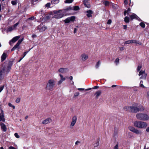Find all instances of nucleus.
Segmentation results:
<instances>
[{"mask_svg":"<svg viewBox=\"0 0 149 149\" xmlns=\"http://www.w3.org/2000/svg\"><path fill=\"white\" fill-rule=\"evenodd\" d=\"M125 111L132 113H137L143 111L145 109L142 105L139 104L134 103L130 106H126L123 107Z\"/></svg>","mask_w":149,"mask_h":149,"instance_id":"nucleus-1","label":"nucleus"},{"mask_svg":"<svg viewBox=\"0 0 149 149\" xmlns=\"http://www.w3.org/2000/svg\"><path fill=\"white\" fill-rule=\"evenodd\" d=\"M12 64L9 62L8 64L4 63L2 65L0 71V80L2 79L5 74H7L10 71Z\"/></svg>","mask_w":149,"mask_h":149,"instance_id":"nucleus-2","label":"nucleus"},{"mask_svg":"<svg viewBox=\"0 0 149 149\" xmlns=\"http://www.w3.org/2000/svg\"><path fill=\"white\" fill-rule=\"evenodd\" d=\"M55 84V81L54 79H49L47 83L45 89L47 91H52L54 90Z\"/></svg>","mask_w":149,"mask_h":149,"instance_id":"nucleus-3","label":"nucleus"},{"mask_svg":"<svg viewBox=\"0 0 149 149\" xmlns=\"http://www.w3.org/2000/svg\"><path fill=\"white\" fill-rule=\"evenodd\" d=\"M134 125L140 129H145L147 127V124L145 122L137 120L134 122Z\"/></svg>","mask_w":149,"mask_h":149,"instance_id":"nucleus-4","label":"nucleus"},{"mask_svg":"<svg viewBox=\"0 0 149 149\" xmlns=\"http://www.w3.org/2000/svg\"><path fill=\"white\" fill-rule=\"evenodd\" d=\"M136 118L139 120L142 121H146L149 120V116L145 113H139L136 115Z\"/></svg>","mask_w":149,"mask_h":149,"instance_id":"nucleus-5","label":"nucleus"},{"mask_svg":"<svg viewBox=\"0 0 149 149\" xmlns=\"http://www.w3.org/2000/svg\"><path fill=\"white\" fill-rule=\"evenodd\" d=\"M54 13L56 14L54 16V17L56 19L61 18L65 15L62 10L55 11Z\"/></svg>","mask_w":149,"mask_h":149,"instance_id":"nucleus-6","label":"nucleus"},{"mask_svg":"<svg viewBox=\"0 0 149 149\" xmlns=\"http://www.w3.org/2000/svg\"><path fill=\"white\" fill-rule=\"evenodd\" d=\"M129 130L132 132L138 135H141L142 134V132L141 130L135 128L132 126H130L128 127Z\"/></svg>","mask_w":149,"mask_h":149,"instance_id":"nucleus-7","label":"nucleus"},{"mask_svg":"<svg viewBox=\"0 0 149 149\" xmlns=\"http://www.w3.org/2000/svg\"><path fill=\"white\" fill-rule=\"evenodd\" d=\"M147 75V73L145 72V70H141L139 71V76H140L139 79H145Z\"/></svg>","mask_w":149,"mask_h":149,"instance_id":"nucleus-8","label":"nucleus"},{"mask_svg":"<svg viewBox=\"0 0 149 149\" xmlns=\"http://www.w3.org/2000/svg\"><path fill=\"white\" fill-rule=\"evenodd\" d=\"M23 38L19 39L18 41L17 44L13 47L11 50V51H13L16 49L19 45L21 44L23 40Z\"/></svg>","mask_w":149,"mask_h":149,"instance_id":"nucleus-9","label":"nucleus"},{"mask_svg":"<svg viewBox=\"0 0 149 149\" xmlns=\"http://www.w3.org/2000/svg\"><path fill=\"white\" fill-rule=\"evenodd\" d=\"M75 19V16H71L69 17L64 20V22L66 23H68L70 22V21H74Z\"/></svg>","mask_w":149,"mask_h":149,"instance_id":"nucleus-10","label":"nucleus"},{"mask_svg":"<svg viewBox=\"0 0 149 149\" xmlns=\"http://www.w3.org/2000/svg\"><path fill=\"white\" fill-rule=\"evenodd\" d=\"M77 121V117L76 116H73L72 119V121L71 122V123L70 125V126L71 127H73L74 126L76 123Z\"/></svg>","mask_w":149,"mask_h":149,"instance_id":"nucleus-11","label":"nucleus"},{"mask_svg":"<svg viewBox=\"0 0 149 149\" xmlns=\"http://www.w3.org/2000/svg\"><path fill=\"white\" fill-rule=\"evenodd\" d=\"M129 15L130 16V17L131 19L132 20L134 19H136L139 21H141V20L137 16V15L135 14L131 13V14H130Z\"/></svg>","mask_w":149,"mask_h":149,"instance_id":"nucleus-12","label":"nucleus"},{"mask_svg":"<svg viewBox=\"0 0 149 149\" xmlns=\"http://www.w3.org/2000/svg\"><path fill=\"white\" fill-rule=\"evenodd\" d=\"M81 59L83 61H85L88 58V55L87 54L85 53L82 54L81 56Z\"/></svg>","mask_w":149,"mask_h":149,"instance_id":"nucleus-13","label":"nucleus"},{"mask_svg":"<svg viewBox=\"0 0 149 149\" xmlns=\"http://www.w3.org/2000/svg\"><path fill=\"white\" fill-rule=\"evenodd\" d=\"M1 113H0V121L4 122L5 119L4 117L3 112L2 109H1Z\"/></svg>","mask_w":149,"mask_h":149,"instance_id":"nucleus-14","label":"nucleus"},{"mask_svg":"<svg viewBox=\"0 0 149 149\" xmlns=\"http://www.w3.org/2000/svg\"><path fill=\"white\" fill-rule=\"evenodd\" d=\"M73 8L72 7H71V6H69L67 7L66 8L62 10L64 14L66 15L65 13L66 12H69L70 10H73Z\"/></svg>","mask_w":149,"mask_h":149,"instance_id":"nucleus-15","label":"nucleus"},{"mask_svg":"<svg viewBox=\"0 0 149 149\" xmlns=\"http://www.w3.org/2000/svg\"><path fill=\"white\" fill-rule=\"evenodd\" d=\"M38 30H39L40 32H42L45 31L47 29V27L45 26H43L42 27H41L40 26H38L37 27Z\"/></svg>","mask_w":149,"mask_h":149,"instance_id":"nucleus-16","label":"nucleus"},{"mask_svg":"<svg viewBox=\"0 0 149 149\" xmlns=\"http://www.w3.org/2000/svg\"><path fill=\"white\" fill-rule=\"evenodd\" d=\"M20 37V36H17L13 38L9 42V44L10 45H11V42H12L13 43L15 42L19 39Z\"/></svg>","mask_w":149,"mask_h":149,"instance_id":"nucleus-17","label":"nucleus"},{"mask_svg":"<svg viewBox=\"0 0 149 149\" xmlns=\"http://www.w3.org/2000/svg\"><path fill=\"white\" fill-rule=\"evenodd\" d=\"M52 121V120L50 118H47L45 120H43L42 123L43 124L46 125L47 124L51 122Z\"/></svg>","mask_w":149,"mask_h":149,"instance_id":"nucleus-18","label":"nucleus"},{"mask_svg":"<svg viewBox=\"0 0 149 149\" xmlns=\"http://www.w3.org/2000/svg\"><path fill=\"white\" fill-rule=\"evenodd\" d=\"M7 51H5L4 52L3 54L1 56V61H4L6 58L7 55Z\"/></svg>","mask_w":149,"mask_h":149,"instance_id":"nucleus-19","label":"nucleus"},{"mask_svg":"<svg viewBox=\"0 0 149 149\" xmlns=\"http://www.w3.org/2000/svg\"><path fill=\"white\" fill-rule=\"evenodd\" d=\"M68 69L67 68H61L58 70L59 72L63 73H65L68 72Z\"/></svg>","mask_w":149,"mask_h":149,"instance_id":"nucleus-20","label":"nucleus"},{"mask_svg":"<svg viewBox=\"0 0 149 149\" xmlns=\"http://www.w3.org/2000/svg\"><path fill=\"white\" fill-rule=\"evenodd\" d=\"M59 75L61 77V79L58 82V84L59 85L61 84L63 81L65 80V78L63 77V75L61 74H60Z\"/></svg>","mask_w":149,"mask_h":149,"instance_id":"nucleus-21","label":"nucleus"},{"mask_svg":"<svg viewBox=\"0 0 149 149\" xmlns=\"http://www.w3.org/2000/svg\"><path fill=\"white\" fill-rule=\"evenodd\" d=\"M86 13H87L86 15L88 17H89L92 16V14L93 12L91 10H88L86 11Z\"/></svg>","mask_w":149,"mask_h":149,"instance_id":"nucleus-22","label":"nucleus"},{"mask_svg":"<svg viewBox=\"0 0 149 149\" xmlns=\"http://www.w3.org/2000/svg\"><path fill=\"white\" fill-rule=\"evenodd\" d=\"M83 3L85 6L88 8H90L91 7V5L87 0H84L83 1Z\"/></svg>","mask_w":149,"mask_h":149,"instance_id":"nucleus-23","label":"nucleus"},{"mask_svg":"<svg viewBox=\"0 0 149 149\" xmlns=\"http://www.w3.org/2000/svg\"><path fill=\"white\" fill-rule=\"evenodd\" d=\"M130 40L131 43L137 44L139 45H141L142 44V43L141 42L135 40Z\"/></svg>","mask_w":149,"mask_h":149,"instance_id":"nucleus-24","label":"nucleus"},{"mask_svg":"<svg viewBox=\"0 0 149 149\" xmlns=\"http://www.w3.org/2000/svg\"><path fill=\"white\" fill-rule=\"evenodd\" d=\"M131 11V9L130 8H129L127 10H125L124 12V14L125 15H126L127 14L128 15H129L130 14H131L132 13H130V12Z\"/></svg>","mask_w":149,"mask_h":149,"instance_id":"nucleus-25","label":"nucleus"},{"mask_svg":"<svg viewBox=\"0 0 149 149\" xmlns=\"http://www.w3.org/2000/svg\"><path fill=\"white\" fill-rule=\"evenodd\" d=\"M101 93V91L99 90L96 91L95 93V95H96V99H98L99 96L100 95Z\"/></svg>","mask_w":149,"mask_h":149,"instance_id":"nucleus-26","label":"nucleus"},{"mask_svg":"<svg viewBox=\"0 0 149 149\" xmlns=\"http://www.w3.org/2000/svg\"><path fill=\"white\" fill-rule=\"evenodd\" d=\"M1 129L4 131L5 132L6 131V127L5 125L2 123L1 124Z\"/></svg>","mask_w":149,"mask_h":149,"instance_id":"nucleus-27","label":"nucleus"},{"mask_svg":"<svg viewBox=\"0 0 149 149\" xmlns=\"http://www.w3.org/2000/svg\"><path fill=\"white\" fill-rule=\"evenodd\" d=\"M130 1V2L129 4V5L130 6H132V4H131V3H130V0H125L124 1V3L125 5H127V4H128V1Z\"/></svg>","mask_w":149,"mask_h":149,"instance_id":"nucleus-28","label":"nucleus"},{"mask_svg":"<svg viewBox=\"0 0 149 149\" xmlns=\"http://www.w3.org/2000/svg\"><path fill=\"white\" fill-rule=\"evenodd\" d=\"M59 2V0H52L51 3L53 4H56L58 3Z\"/></svg>","mask_w":149,"mask_h":149,"instance_id":"nucleus-29","label":"nucleus"},{"mask_svg":"<svg viewBox=\"0 0 149 149\" xmlns=\"http://www.w3.org/2000/svg\"><path fill=\"white\" fill-rule=\"evenodd\" d=\"M72 8H73V10H78L80 9L79 7L77 6H74Z\"/></svg>","mask_w":149,"mask_h":149,"instance_id":"nucleus-30","label":"nucleus"},{"mask_svg":"<svg viewBox=\"0 0 149 149\" xmlns=\"http://www.w3.org/2000/svg\"><path fill=\"white\" fill-rule=\"evenodd\" d=\"M99 145V141L98 140H97L95 143L94 144V147H97Z\"/></svg>","mask_w":149,"mask_h":149,"instance_id":"nucleus-31","label":"nucleus"},{"mask_svg":"<svg viewBox=\"0 0 149 149\" xmlns=\"http://www.w3.org/2000/svg\"><path fill=\"white\" fill-rule=\"evenodd\" d=\"M14 29H13V26H10L7 29V32H10L12 31L13 30H14Z\"/></svg>","mask_w":149,"mask_h":149,"instance_id":"nucleus-32","label":"nucleus"},{"mask_svg":"<svg viewBox=\"0 0 149 149\" xmlns=\"http://www.w3.org/2000/svg\"><path fill=\"white\" fill-rule=\"evenodd\" d=\"M39 0H31V3L33 5H35L37 3V2H39Z\"/></svg>","mask_w":149,"mask_h":149,"instance_id":"nucleus-33","label":"nucleus"},{"mask_svg":"<svg viewBox=\"0 0 149 149\" xmlns=\"http://www.w3.org/2000/svg\"><path fill=\"white\" fill-rule=\"evenodd\" d=\"M101 63L100 61H99L97 63L96 65H95V68H98L99 67Z\"/></svg>","mask_w":149,"mask_h":149,"instance_id":"nucleus-34","label":"nucleus"},{"mask_svg":"<svg viewBox=\"0 0 149 149\" xmlns=\"http://www.w3.org/2000/svg\"><path fill=\"white\" fill-rule=\"evenodd\" d=\"M124 21L126 23H128L129 22V17L127 16L126 17L124 18Z\"/></svg>","mask_w":149,"mask_h":149,"instance_id":"nucleus-35","label":"nucleus"},{"mask_svg":"<svg viewBox=\"0 0 149 149\" xmlns=\"http://www.w3.org/2000/svg\"><path fill=\"white\" fill-rule=\"evenodd\" d=\"M73 1V0H66L64 1V2L65 3H72Z\"/></svg>","mask_w":149,"mask_h":149,"instance_id":"nucleus-36","label":"nucleus"},{"mask_svg":"<svg viewBox=\"0 0 149 149\" xmlns=\"http://www.w3.org/2000/svg\"><path fill=\"white\" fill-rule=\"evenodd\" d=\"M19 24V22H17L16 24H15L13 26V29L14 30H15L16 29V27L17 26V25Z\"/></svg>","mask_w":149,"mask_h":149,"instance_id":"nucleus-37","label":"nucleus"},{"mask_svg":"<svg viewBox=\"0 0 149 149\" xmlns=\"http://www.w3.org/2000/svg\"><path fill=\"white\" fill-rule=\"evenodd\" d=\"M17 0H14L11 1V3L13 5H15L17 3Z\"/></svg>","mask_w":149,"mask_h":149,"instance_id":"nucleus-38","label":"nucleus"},{"mask_svg":"<svg viewBox=\"0 0 149 149\" xmlns=\"http://www.w3.org/2000/svg\"><path fill=\"white\" fill-rule=\"evenodd\" d=\"M143 81L142 80L140 82V86L142 88H145V86L143 85Z\"/></svg>","mask_w":149,"mask_h":149,"instance_id":"nucleus-39","label":"nucleus"},{"mask_svg":"<svg viewBox=\"0 0 149 149\" xmlns=\"http://www.w3.org/2000/svg\"><path fill=\"white\" fill-rule=\"evenodd\" d=\"M8 105L10 107H12L13 109H15V107L14 105H13L11 103H9L8 104Z\"/></svg>","mask_w":149,"mask_h":149,"instance_id":"nucleus-40","label":"nucleus"},{"mask_svg":"<svg viewBox=\"0 0 149 149\" xmlns=\"http://www.w3.org/2000/svg\"><path fill=\"white\" fill-rule=\"evenodd\" d=\"M139 25L143 28H144L145 27V24L143 22H141L140 23Z\"/></svg>","mask_w":149,"mask_h":149,"instance_id":"nucleus-41","label":"nucleus"},{"mask_svg":"<svg viewBox=\"0 0 149 149\" xmlns=\"http://www.w3.org/2000/svg\"><path fill=\"white\" fill-rule=\"evenodd\" d=\"M103 4L105 6H108L109 4V2L108 1H104L103 2Z\"/></svg>","mask_w":149,"mask_h":149,"instance_id":"nucleus-42","label":"nucleus"},{"mask_svg":"<svg viewBox=\"0 0 149 149\" xmlns=\"http://www.w3.org/2000/svg\"><path fill=\"white\" fill-rule=\"evenodd\" d=\"M142 67V65H140L138 66L137 68V70L138 72H139L140 70Z\"/></svg>","mask_w":149,"mask_h":149,"instance_id":"nucleus-43","label":"nucleus"},{"mask_svg":"<svg viewBox=\"0 0 149 149\" xmlns=\"http://www.w3.org/2000/svg\"><path fill=\"white\" fill-rule=\"evenodd\" d=\"M79 93L78 92H75L74 94V96L75 97H77L79 95Z\"/></svg>","mask_w":149,"mask_h":149,"instance_id":"nucleus-44","label":"nucleus"},{"mask_svg":"<svg viewBox=\"0 0 149 149\" xmlns=\"http://www.w3.org/2000/svg\"><path fill=\"white\" fill-rule=\"evenodd\" d=\"M119 59L118 58H117L116 59V60L115 61V63L117 65L118 63L119 62Z\"/></svg>","mask_w":149,"mask_h":149,"instance_id":"nucleus-45","label":"nucleus"},{"mask_svg":"<svg viewBox=\"0 0 149 149\" xmlns=\"http://www.w3.org/2000/svg\"><path fill=\"white\" fill-rule=\"evenodd\" d=\"M15 136L17 138H19V136L18 135V134L17 133H15L14 134Z\"/></svg>","mask_w":149,"mask_h":149,"instance_id":"nucleus-46","label":"nucleus"},{"mask_svg":"<svg viewBox=\"0 0 149 149\" xmlns=\"http://www.w3.org/2000/svg\"><path fill=\"white\" fill-rule=\"evenodd\" d=\"M20 98H17L16 100H15V102H16V103H19L20 102Z\"/></svg>","mask_w":149,"mask_h":149,"instance_id":"nucleus-47","label":"nucleus"},{"mask_svg":"<svg viewBox=\"0 0 149 149\" xmlns=\"http://www.w3.org/2000/svg\"><path fill=\"white\" fill-rule=\"evenodd\" d=\"M29 51H26L25 52L24 54H23L22 56L23 57H24L26 55V54H27V53Z\"/></svg>","mask_w":149,"mask_h":149,"instance_id":"nucleus-48","label":"nucleus"},{"mask_svg":"<svg viewBox=\"0 0 149 149\" xmlns=\"http://www.w3.org/2000/svg\"><path fill=\"white\" fill-rule=\"evenodd\" d=\"M125 44H130L131 43V42H130V40H127V41H125Z\"/></svg>","mask_w":149,"mask_h":149,"instance_id":"nucleus-49","label":"nucleus"},{"mask_svg":"<svg viewBox=\"0 0 149 149\" xmlns=\"http://www.w3.org/2000/svg\"><path fill=\"white\" fill-rule=\"evenodd\" d=\"M111 19H109L108 20L107 22V24H111Z\"/></svg>","mask_w":149,"mask_h":149,"instance_id":"nucleus-50","label":"nucleus"},{"mask_svg":"<svg viewBox=\"0 0 149 149\" xmlns=\"http://www.w3.org/2000/svg\"><path fill=\"white\" fill-rule=\"evenodd\" d=\"M50 3H48L46 4L45 6L46 7H50Z\"/></svg>","mask_w":149,"mask_h":149,"instance_id":"nucleus-51","label":"nucleus"},{"mask_svg":"<svg viewBox=\"0 0 149 149\" xmlns=\"http://www.w3.org/2000/svg\"><path fill=\"white\" fill-rule=\"evenodd\" d=\"M4 88V86H3L0 87V93L3 90Z\"/></svg>","mask_w":149,"mask_h":149,"instance_id":"nucleus-52","label":"nucleus"},{"mask_svg":"<svg viewBox=\"0 0 149 149\" xmlns=\"http://www.w3.org/2000/svg\"><path fill=\"white\" fill-rule=\"evenodd\" d=\"M113 149H118V145L117 144L114 146Z\"/></svg>","mask_w":149,"mask_h":149,"instance_id":"nucleus-53","label":"nucleus"},{"mask_svg":"<svg viewBox=\"0 0 149 149\" xmlns=\"http://www.w3.org/2000/svg\"><path fill=\"white\" fill-rule=\"evenodd\" d=\"M34 19V17H29L28 18L29 19H30L31 20H33Z\"/></svg>","mask_w":149,"mask_h":149,"instance_id":"nucleus-54","label":"nucleus"},{"mask_svg":"<svg viewBox=\"0 0 149 149\" xmlns=\"http://www.w3.org/2000/svg\"><path fill=\"white\" fill-rule=\"evenodd\" d=\"M79 91H84V88H78L77 89Z\"/></svg>","mask_w":149,"mask_h":149,"instance_id":"nucleus-55","label":"nucleus"},{"mask_svg":"<svg viewBox=\"0 0 149 149\" xmlns=\"http://www.w3.org/2000/svg\"><path fill=\"white\" fill-rule=\"evenodd\" d=\"M37 37V36L36 35L33 34L32 36V37L33 38H34Z\"/></svg>","mask_w":149,"mask_h":149,"instance_id":"nucleus-56","label":"nucleus"},{"mask_svg":"<svg viewBox=\"0 0 149 149\" xmlns=\"http://www.w3.org/2000/svg\"><path fill=\"white\" fill-rule=\"evenodd\" d=\"M99 88V86H95L93 88V89H97Z\"/></svg>","mask_w":149,"mask_h":149,"instance_id":"nucleus-57","label":"nucleus"},{"mask_svg":"<svg viewBox=\"0 0 149 149\" xmlns=\"http://www.w3.org/2000/svg\"><path fill=\"white\" fill-rule=\"evenodd\" d=\"M124 47H120V50L121 51L123 50L124 49Z\"/></svg>","mask_w":149,"mask_h":149,"instance_id":"nucleus-58","label":"nucleus"},{"mask_svg":"<svg viewBox=\"0 0 149 149\" xmlns=\"http://www.w3.org/2000/svg\"><path fill=\"white\" fill-rule=\"evenodd\" d=\"M147 96L148 97H149V91H148L147 92Z\"/></svg>","mask_w":149,"mask_h":149,"instance_id":"nucleus-59","label":"nucleus"},{"mask_svg":"<svg viewBox=\"0 0 149 149\" xmlns=\"http://www.w3.org/2000/svg\"><path fill=\"white\" fill-rule=\"evenodd\" d=\"M123 29H127V26L126 25H124L123 26Z\"/></svg>","mask_w":149,"mask_h":149,"instance_id":"nucleus-60","label":"nucleus"},{"mask_svg":"<svg viewBox=\"0 0 149 149\" xmlns=\"http://www.w3.org/2000/svg\"><path fill=\"white\" fill-rule=\"evenodd\" d=\"M146 131L148 132H149V126L146 129Z\"/></svg>","mask_w":149,"mask_h":149,"instance_id":"nucleus-61","label":"nucleus"},{"mask_svg":"<svg viewBox=\"0 0 149 149\" xmlns=\"http://www.w3.org/2000/svg\"><path fill=\"white\" fill-rule=\"evenodd\" d=\"M80 143V142L79 141H77L76 142H75V144L76 145H77L78 144V143Z\"/></svg>","mask_w":149,"mask_h":149,"instance_id":"nucleus-62","label":"nucleus"},{"mask_svg":"<svg viewBox=\"0 0 149 149\" xmlns=\"http://www.w3.org/2000/svg\"><path fill=\"white\" fill-rule=\"evenodd\" d=\"M69 78L71 80H72L73 79V77L72 76H71Z\"/></svg>","mask_w":149,"mask_h":149,"instance_id":"nucleus-63","label":"nucleus"},{"mask_svg":"<svg viewBox=\"0 0 149 149\" xmlns=\"http://www.w3.org/2000/svg\"><path fill=\"white\" fill-rule=\"evenodd\" d=\"M77 30V29H76L75 28L74 29V33H75L76 32Z\"/></svg>","mask_w":149,"mask_h":149,"instance_id":"nucleus-64","label":"nucleus"}]
</instances>
